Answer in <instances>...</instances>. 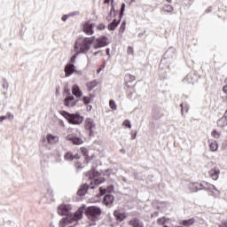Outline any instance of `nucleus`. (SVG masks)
<instances>
[{"mask_svg":"<svg viewBox=\"0 0 227 227\" xmlns=\"http://www.w3.org/2000/svg\"><path fill=\"white\" fill-rule=\"evenodd\" d=\"M68 15H69V17H74L75 15H79V12H74L69 13Z\"/></svg>","mask_w":227,"mask_h":227,"instance_id":"50","label":"nucleus"},{"mask_svg":"<svg viewBox=\"0 0 227 227\" xmlns=\"http://www.w3.org/2000/svg\"><path fill=\"white\" fill-rule=\"evenodd\" d=\"M66 74V77H70L75 72V65L74 64H67L64 69Z\"/></svg>","mask_w":227,"mask_h":227,"instance_id":"13","label":"nucleus"},{"mask_svg":"<svg viewBox=\"0 0 227 227\" xmlns=\"http://www.w3.org/2000/svg\"><path fill=\"white\" fill-rule=\"evenodd\" d=\"M69 17H70L69 15L65 14L62 16L61 19H62L63 22H67V20H68Z\"/></svg>","mask_w":227,"mask_h":227,"instance_id":"47","label":"nucleus"},{"mask_svg":"<svg viewBox=\"0 0 227 227\" xmlns=\"http://www.w3.org/2000/svg\"><path fill=\"white\" fill-rule=\"evenodd\" d=\"M85 214L90 221H97L102 215V209L98 207L91 206L85 209Z\"/></svg>","mask_w":227,"mask_h":227,"instance_id":"6","label":"nucleus"},{"mask_svg":"<svg viewBox=\"0 0 227 227\" xmlns=\"http://www.w3.org/2000/svg\"><path fill=\"white\" fill-rule=\"evenodd\" d=\"M143 35H144V34L139 33V34H138V36L141 37V36H143Z\"/></svg>","mask_w":227,"mask_h":227,"instance_id":"64","label":"nucleus"},{"mask_svg":"<svg viewBox=\"0 0 227 227\" xmlns=\"http://www.w3.org/2000/svg\"><path fill=\"white\" fill-rule=\"evenodd\" d=\"M97 29H98V31H104V29H106V25H104L103 23H100Z\"/></svg>","mask_w":227,"mask_h":227,"instance_id":"42","label":"nucleus"},{"mask_svg":"<svg viewBox=\"0 0 227 227\" xmlns=\"http://www.w3.org/2000/svg\"><path fill=\"white\" fill-rule=\"evenodd\" d=\"M106 56L111 57V49L106 48Z\"/></svg>","mask_w":227,"mask_h":227,"instance_id":"51","label":"nucleus"},{"mask_svg":"<svg viewBox=\"0 0 227 227\" xmlns=\"http://www.w3.org/2000/svg\"><path fill=\"white\" fill-rule=\"evenodd\" d=\"M89 189H95V186H93V183H90V185L88 184L82 185L77 192L78 196H84V194L88 192Z\"/></svg>","mask_w":227,"mask_h":227,"instance_id":"12","label":"nucleus"},{"mask_svg":"<svg viewBox=\"0 0 227 227\" xmlns=\"http://www.w3.org/2000/svg\"><path fill=\"white\" fill-rule=\"evenodd\" d=\"M72 207L70 205L62 204L58 208V214L59 215H67V217L60 220L59 227H65L67 224H72L74 221H79L82 219V214L84 212V207H80L74 215L70 212Z\"/></svg>","mask_w":227,"mask_h":227,"instance_id":"1","label":"nucleus"},{"mask_svg":"<svg viewBox=\"0 0 227 227\" xmlns=\"http://www.w3.org/2000/svg\"><path fill=\"white\" fill-rule=\"evenodd\" d=\"M190 191L192 192H198V191H201L205 189L206 191H209L215 196L217 198L221 194V192L215 189V186L214 184H210L208 183H190L188 185Z\"/></svg>","mask_w":227,"mask_h":227,"instance_id":"3","label":"nucleus"},{"mask_svg":"<svg viewBox=\"0 0 227 227\" xmlns=\"http://www.w3.org/2000/svg\"><path fill=\"white\" fill-rule=\"evenodd\" d=\"M65 160H74V155H72V153H67L65 155Z\"/></svg>","mask_w":227,"mask_h":227,"instance_id":"39","label":"nucleus"},{"mask_svg":"<svg viewBox=\"0 0 227 227\" xmlns=\"http://www.w3.org/2000/svg\"><path fill=\"white\" fill-rule=\"evenodd\" d=\"M208 147L211 152H217V148H219V145H217V143H211L208 144Z\"/></svg>","mask_w":227,"mask_h":227,"instance_id":"30","label":"nucleus"},{"mask_svg":"<svg viewBox=\"0 0 227 227\" xmlns=\"http://www.w3.org/2000/svg\"><path fill=\"white\" fill-rule=\"evenodd\" d=\"M123 125L127 128V129H131L132 128V124L130 123V121L129 120H125L123 121Z\"/></svg>","mask_w":227,"mask_h":227,"instance_id":"40","label":"nucleus"},{"mask_svg":"<svg viewBox=\"0 0 227 227\" xmlns=\"http://www.w3.org/2000/svg\"><path fill=\"white\" fill-rule=\"evenodd\" d=\"M109 173H113V170L112 169L106 170V175H109Z\"/></svg>","mask_w":227,"mask_h":227,"instance_id":"61","label":"nucleus"},{"mask_svg":"<svg viewBox=\"0 0 227 227\" xmlns=\"http://www.w3.org/2000/svg\"><path fill=\"white\" fill-rule=\"evenodd\" d=\"M95 27V23H90V21H86L83 24L82 31L85 33V35H89V36H91V35H94L95 30L93 28Z\"/></svg>","mask_w":227,"mask_h":227,"instance_id":"10","label":"nucleus"},{"mask_svg":"<svg viewBox=\"0 0 227 227\" xmlns=\"http://www.w3.org/2000/svg\"><path fill=\"white\" fill-rule=\"evenodd\" d=\"M74 74H76V75H82V71H77L74 69Z\"/></svg>","mask_w":227,"mask_h":227,"instance_id":"55","label":"nucleus"},{"mask_svg":"<svg viewBox=\"0 0 227 227\" xmlns=\"http://www.w3.org/2000/svg\"><path fill=\"white\" fill-rule=\"evenodd\" d=\"M67 141H70L71 143H83L82 139L81 137H76L74 134H70L67 137Z\"/></svg>","mask_w":227,"mask_h":227,"instance_id":"21","label":"nucleus"},{"mask_svg":"<svg viewBox=\"0 0 227 227\" xmlns=\"http://www.w3.org/2000/svg\"><path fill=\"white\" fill-rule=\"evenodd\" d=\"M128 224L132 227H143V222H140L137 218H133L128 222Z\"/></svg>","mask_w":227,"mask_h":227,"instance_id":"20","label":"nucleus"},{"mask_svg":"<svg viewBox=\"0 0 227 227\" xmlns=\"http://www.w3.org/2000/svg\"><path fill=\"white\" fill-rule=\"evenodd\" d=\"M219 227H227V221L223 222V223L219 225Z\"/></svg>","mask_w":227,"mask_h":227,"instance_id":"53","label":"nucleus"},{"mask_svg":"<svg viewBox=\"0 0 227 227\" xmlns=\"http://www.w3.org/2000/svg\"><path fill=\"white\" fill-rule=\"evenodd\" d=\"M121 153H125V149H121Z\"/></svg>","mask_w":227,"mask_h":227,"instance_id":"63","label":"nucleus"},{"mask_svg":"<svg viewBox=\"0 0 227 227\" xmlns=\"http://www.w3.org/2000/svg\"><path fill=\"white\" fill-rule=\"evenodd\" d=\"M173 6L169 4H166L163 6V12H166L167 13H171L173 12Z\"/></svg>","mask_w":227,"mask_h":227,"instance_id":"31","label":"nucleus"},{"mask_svg":"<svg viewBox=\"0 0 227 227\" xmlns=\"http://www.w3.org/2000/svg\"><path fill=\"white\" fill-rule=\"evenodd\" d=\"M73 159H80L79 154H76V155L73 156Z\"/></svg>","mask_w":227,"mask_h":227,"instance_id":"60","label":"nucleus"},{"mask_svg":"<svg viewBox=\"0 0 227 227\" xmlns=\"http://www.w3.org/2000/svg\"><path fill=\"white\" fill-rule=\"evenodd\" d=\"M46 139L47 143H58V141H59V137L52 134H48Z\"/></svg>","mask_w":227,"mask_h":227,"instance_id":"24","label":"nucleus"},{"mask_svg":"<svg viewBox=\"0 0 227 227\" xmlns=\"http://www.w3.org/2000/svg\"><path fill=\"white\" fill-rule=\"evenodd\" d=\"M101 194H106V192H111L113 191V186H109L107 189L99 188Z\"/></svg>","mask_w":227,"mask_h":227,"instance_id":"36","label":"nucleus"},{"mask_svg":"<svg viewBox=\"0 0 227 227\" xmlns=\"http://www.w3.org/2000/svg\"><path fill=\"white\" fill-rule=\"evenodd\" d=\"M124 80L126 81V84H127V82H132L133 81H136V76H134L130 74H127L125 75Z\"/></svg>","mask_w":227,"mask_h":227,"instance_id":"28","label":"nucleus"},{"mask_svg":"<svg viewBox=\"0 0 227 227\" xmlns=\"http://www.w3.org/2000/svg\"><path fill=\"white\" fill-rule=\"evenodd\" d=\"M93 43H95V36L78 38L74 43V51L80 54H86Z\"/></svg>","mask_w":227,"mask_h":227,"instance_id":"2","label":"nucleus"},{"mask_svg":"<svg viewBox=\"0 0 227 227\" xmlns=\"http://www.w3.org/2000/svg\"><path fill=\"white\" fill-rule=\"evenodd\" d=\"M195 223H196V218H190L188 220H184L182 222V224L184 227H190V226H192L193 224H195Z\"/></svg>","mask_w":227,"mask_h":227,"instance_id":"25","label":"nucleus"},{"mask_svg":"<svg viewBox=\"0 0 227 227\" xmlns=\"http://www.w3.org/2000/svg\"><path fill=\"white\" fill-rule=\"evenodd\" d=\"M109 106H110V108L113 110V111H116L117 109V106H116V102H114V100L111 99L109 101Z\"/></svg>","mask_w":227,"mask_h":227,"instance_id":"34","label":"nucleus"},{"mask_svg":"<svg viewBox=\"0 0 227 227\" xmlns=\"http://www.w3.org/2000/svg\"><path fill=\"white\" fill-rule=\"evenodd\" d=\"M127 53H128V54L134 55V48L131 47V46H129V47H128Z\"/></svg>","mask_w":227,"mask_h":227,"instance_id":"43","label":"nucleus"},{"mask_svg":"<svg viewBox=\"0 0 227 227\" xmlns=\"http://www.w3.org/2000/svg\"><path fill=\"white\" fill-rule=\"evenodd\" d=\"M95 127V122L90 118L86 119L85 129L88 130L89 137H93V136H95V132L93 131Z\"/></svg>","mask_w":227,"mask_h":227,"instance_id":"9","label":"nucleus"},{"mask_svg":"<svg viewBox=\"0 0 227 227\" xmlns=\"http://www.w3.org/2000/svg\"><path fill=\"white\" fill-rule=\"evenodd\" d=\"M211 136L215 138V139H219V137H221V133L219 131H217V129H214L211 133Z\"/></svg>","mask_w":227,"mask_h":227,"instance_id":"33","label":"nucleus"},{"mask_svg":"<svg viewBox=\"0 0 227 227\" xmlns=\"http://www.w3.org/2000/svg\"><path fill=\"white\" fill-rule=\"evenodd\" d=\"M112 19H113V14L109 13L108 16L106 17V20L108 22H111Z\"/></svg>","mask_w":227,"mask_h":227,"instance_id":"48","label":"nucleus"},{"mask_svg":"<svg viewBox=\"0 0 227 227\" xmlns=\"http://www.w3.org/2000/svg\"><path fill=\"white\" fill-rule=\"evenodd\" d=\"M136 136H137V131H132L131 132V139H134L136 137Z\"/></svg>","mask_w":227,"mask_h":227,"instance_id":"49","label":"nucleus"},{"mask_svg":"<svg viewBox=\"0 0 227 227\" xmlns=\"http://www.w3.org/2000/svg\"><path fill=\"white\" fill-rule=\"evenodd\" d=\"M64 93L66 96L64 98V106L66 107H75V106L79 104V99H75V97L72 95L68 87L64 88Z\"/></svg>","mask_w":227,"mask_h":227,"instance_id":"5","label":"nucleus"},{"mask_svg":"<svg viewBox=\"0 0 227 227\" xmlns=\"http://www.w3.org/2000/svg\"><path fill=\"white\" fill-rule=\"evenodd\" d=\"M161 116H163L162 108H160L159 106H154L153 108V120H159V118H161Z\"/></svg>","mask_w":227,"mask_h":227,"instance_id":"15","label":"nucleus"},{"mask_svg":"<svg viewBox=\"0 0 227 227\" xmlns=\"http://www.w3.org/2000/svg\"><path fill=\"white\" fill-rule=\"evenodd\" d=\"M81 152H82V153L83 155L88 156V151L86 150L85 147H82V148H81Z\"/></svg>","mask_w":227,"mask_h":227,"instance_id":"46","label":"nucleus"},{"mask_svg":"<svg viewBox=\"0 0 227 227\" xmlns=\"http://www.w3.org/2000/svg\"><path fill=\"white\" fill-rule=\"evenodd\" d=\"M107 36L102 35L96 40H94V49H102V47H107L109 42L107 41Z\"/></svg>","mask_w":227,"mask_h":227,"instance_id":"7","label":"nucleus"},{"mask_svg":"<svg viewBox=\"0 0 227 227\" xmlns=\"http://www.w3.org/2000/svg\"><path fill=\"white\" fill-rule=\"evenodd\" d=\"M6 117V120H13L14 116L13 114H12V113H7L6 115H4Z\"/></svg>","mask_w":227,"mask_h":227,"instance_id":"44","label":"nucleus"},{"mask_svg":"<svg viewBox=\"0 0 227 227\" xmlns=\"http://www.w3.org/2000/svg\"><path fill=\"white\" fill-rule=\"evenodd\" d=\"M222 118H223L224 120H227V110L225 111Z\"/></svg>","mask_w":227,"mask_h":227,"instance_id":"58","label":"nucleus"},{"mask_svg":"<svg viewBox=\"0 0 227 227\" xmlns=\"http://www.w3.org/2000/svg\"><path fill=\"white\" fill-rule=\"evenodd\" d=\"M163 58L165 59L175 58V48H168V50L164 53Z\"/></svg>","mask_w":227,"mask_h":227,"instance_id":"22","label":"nucleus"},{"mask_svg":"<svg viewBox=\"0 0 227 227\" xmlns=\"http://www.w3.org/2000/svg\"><path fill=\"white\" fill-rule=\"evenodd\" d=\"M98 84V83L97 82V80H94V81H92V82H87V83H86V86H87L89 91H92V90H93L94 88H97Z\"/></svg>","mask_w":227,"mask_h":227,"instance_id":"26","label":"nucleus"},{"mask_svg":"<svg viewBox=\"0 0 227 227\" xmlns=\"http://www.w3.org/2000/svg\"><path fill=\"white\" fill-rule=\"evenodd\" d=\"M95 96H93V94H90L89 96H83L78 100L79 102L82 101L85 106H88L89 104H91V101L93 100Z\"/></svg>","mask_w":227,"mask_h":227,"instance_id":"18","label":"nucleus"},{"mask_svg":"<svg viewBox=\"0 0 227 227\" xmlns=\"http://www.w3.org/2000/svg\"><path fill=\"white\" fill-rule=\"evenodd\" d=\"M61 116H63L70 125H81L84 121V117L80 115L79 113L70 114L65 110L60 111Z\"/></svg>","mask_w":227,"mask_h":227,"instance_id":"4","label":"nucleus"},{"mask_svg":"<svg viewBox=\"0 0 227 227\" xmlns=\"http://www.w3.org/2000/svg\"><path fill=\"white\" fill-rule=\"evenodd\" d=\"M220 173L221 171H219V169L215 168L209 170V175L213 180H217L219 178Z\"/></svg>","mask_w":227,"mask_h":227,"instance_id":"23","label":"nucleus"},{"mask_svg":"<svg viewBox=\"0 0 227 227\" xmlns=\"http://www.w3.org/2000/svg\"><path fill=\"white\" fill-rule=\"evenodd\" d=\"M81 54L79 51H76L75 54H74L71 59H70V63L69 65H74L75 63V59H77V57Z\"/></svg>","mask_w":227,"mask_h":227,"instance_id":"32","label":"nucleus"},{"mask_svg":"<svg viewBox=\"0 0 227 227\" xmlns=\"http://www.w3.org/2000/svg\"><path fill=\"white\" fill-rule=\"evenodd\" d=\"M114 201V197L111 194H106L104 198V203L106 207H111Z\"/></svg>","mask_w":227,"mask_h":227,"instance_id":"19","label":"nucleus"},{"mask_svg":"<svg viewBox=\"0 0 227 227\" xmlns=\"http://www.w3.org/2000/svg\"><path fill=\"white\" fill-rule=\"evenodd\" d=\"M100 72H102V69H101V68H98V69L97 70V74H100Z\"/></svg>","mask_w":227,"mask_h":227,"instance_id":"62","label":"nucleus"},{"mask_svg":"<svg viewBox=\"0 0 227 227\" xmlns=\"http://www.w3.org/2000/svg\"><path fill=\"white\" fill-rule=\"evenodd\" d=\"M6 120V117L4 115L0 116V123H3Z\"/></svg>","mask_w":227,"mask_h":227,"instance_id":"54","label":"nucleus"},{"mask_svg":"<svg viewBox=\"0 0 227 227\" xmlns=\"http://www.w3.org/2000/svg\"><path fill=\"white\" fill-rule=\"evenodd\" d=\"M111 0H104V4H110Z\"/></svg>","mask_w":227,"mask_h":227,"instance_id":"59","label":"nucleus"},{"mask_svg":"<svg viewBox=\"0 0 227 227\" xmlns=\"http://www.w3.org/2000/svg\"><path fill=\"white\" fill-rule=\"evenodd\" d=\"M93 109V106L91 105L87 106V111H91Z\"/></svg>","mask_w":227,"mask_h":227,"instance_id":"57","label":"nucleus"},{"mask_svg":"<svg viewBox=\"0 0 227 227\" xmlns=\"http://www.w3.org/2000/svg\"><path fill=\"white\" fill-rule=\"evenodd\" d=\"M92 175H93V177H90V178H94L95 185H100V184H104L106 182V179H104V177L95 178L96 176H99L100 173L97 171H93Z\"/></svg>","mask_w":227,"mask_h":227,"instance_id":"16","label":"nucleus"},{"mask_svg":"<svg viewBox=\"0 0 227 227\" xmlns=\"http://www.w3.org/2000/svg\"><path fill=\"white\" fill-rule=\"evenodd\" d=\"M114 215L116 218V220L119 221V223L125 221V219L129 217V215L120 210L114 211Z\"/></svg>","mask_w":227,"mask_h":227,"instance_id":"14","label":"nucleus"},{"mask_svg":"<svg viewBox=\"0 0 227 227\" xmlns=\"http://www.w3.org/2000/svg\"><path fill=\"white\" fill-rule=\"evenodd\" d=\"M71 91H72L73 97H75V98H78V100L82 98V90H81V87H79V85L74 84L72 86Z\"/></svg>","mask_w":227,"mask_h":227,"instance_id":"11","label":"nucleus"},{"mask_svg":"<svg viewBox=\"0 0 227 227\" xmlns=\"http://www.w3.org/2000/svg\"><path fill=\"white\" fill-rule=\"evenodd\" d=\"M125 13V3H122L121 5V10L119 12L118 19H123V15Z\"/></svg>","mask_w":227,"mask_h":227,"instance_id":"29","label":"nucleus"},{"mask_svg":"<svg viewBox=\"0 0 227 227\" xmlns=\"http://www.w3.org/2000/svg\"><path fill=\"white\" fill-rule=\"evenodd\" d=\"M120 22H121V20L120 18L114 19V20L108 25V31H114L118 26H120Z\"/></svg>","mask_w":227,"mask_h":227,"instance_id":"17","label":"nucleus"},{"mask_svg":"<svg viewBox=\"0 0 227 227\" xmlns=\"http://www.w3.org/2000/svg\"><path fill=\"white\" fill-rule=\"evenodd\" d=\"M117 12L118 11H116V9H114V7H112L109 13H111V15H113V13H114L113 17H116Z\"/></svg>","mask_w":227,"mask_h":227,"instance_id":"45","label":"nucleus"},{"mask_svg":"<svg viewBox=\"0 0 227 227\" xmlns=\"http://www.w3.org/2000/svg\"><path fill=\"white\" fill-rule=\"evenodd\" d=\"M4 90H8L9 85H8V82L5 80V78L3 79V84H2Z\"/></svg>","mask_w":227,"mask_h":227,"instance_id":"41","label":"nucleus"},{"mask_svg":"<svg viewBox=\"0 0 227 227\" xmlns=\"http://www.w3.org/2000/svg\"><path fill=\"white\" fill-rule=\"evenodd\" d=\"M180 107H181V113L182 114H184V103L180 104Z\"/></svg>","mask_w":227,"mask_h":227,"instance_id":"56","label":"nucleus"},{"mask_svg":"<svg viewBox=\"0 0 227 227\" xmlns=\"http://www.w3.org/2000/svg\"><path fill=\"white\" fill-rule=\"evenodd\" d=\"M166 223H168V220H166L165 217H161L158 219V224L160 225H164L166 224Z\"/></svg>","mask_w":227,"mask_h":227,"instance_id":"38","label":"nucleus"},{"mask_svg":"<svg viewBox=\"0 0 227 227\" xmlns=\"http://www.w3.org/2000/svg\"><path fill=\"white\" fill-rule=\"evenodd\" d=\"M198 79H200L198 74L190 73L183 79V82L184 84H194L195 82H198Z\"/></svg>","mask_w":227,"mask_h":227,"instance_id":"8","label":"nucleus"},{"mask_svg":"<svg viewBox=\"0 0 227 227\" xmlns=\"http://www.w3.org/2000/svg\"><path fill=\"white\" fill-rule=\"evenodd\" d=\"M98 54H100V56H102V51H95V52L93 53V56H98Z\"/></svg>","mask_w":227,"mask_h":227,"instance_id":"52","label":"nucleus"},{"mask_svg":"<svg viewBox=\"0 0 227 227\" xmlns=\"http://www.w3.org/2000/svg\"><path fill=\"white\" fill-rule=\"evenodd\" d=\"M226 125H227L226 119L222 117L217 121V126L220 127L221 129H223V127H226Z\"/></svg>","mask_w":227,"mask_h":227,"instance_id":"27","label":"nucleus"},{"mask_svg":"<svg viewBox=\"0 0 227 227\" xmlns=\"http://www.w3.org/2000/svg\"><path fill=\"white\" fill-rule=\"evenodd\" d=\"M126 88H129V91H128V98H132V94L133 92L136 91V90L134 89V86L129 87L126 85Z\"/></svg>","mask_w":227,"mask_h":227,"instance_id":"35","label":"nucleus"},{"mask_svg":"<svg viewBox=\"0 0 227 227\" xmlns=\"http://www.w3.org/2000/svg\"><path fill=\"white\" fill-rule=\"evenodd\" d=\"M125 26H127V22L126 21H122L120 27V33H125Z\"/></svg>","mask_w":227,"mask_h":227,"instance_id":"37","label":"nucleus"}]
</instances>
